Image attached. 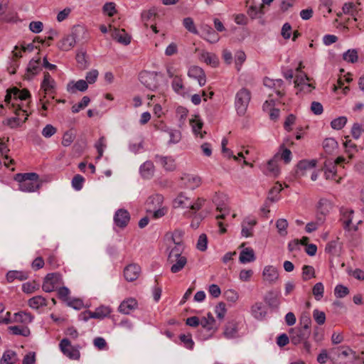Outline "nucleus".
<instances>
[{"label":"nucleus","mask_w":364,"mask_h":364,"mask_svg":"<svg viewBox=\"0 0 364 364\" xmlns=\"http://www.w3.org/2000/svg\"><path fill=\"white\" fill-rule=\"evenodd\" d=\"M316 164V161L313 160H302L297 164L296 174L303 176L306 174L307 171L312 170Z\"/></svg>","instance_id":"nucleus-19"},{"label":"nucleus","mask_w":364,"mask_h":364,"mask_svg":"<svg viewBox=\"0 0 364 364\" xmlns=\"http://www.w3.org/2000/svg\"><path fill=\"white\" fill-rule=\"evenodd\" d=\"M347 122V118L346 117H340L333 119L331 123V127L334 129H341Z\"/></svg>","instance_id":"nucleus-56"},{"label":"nucleus","mask_w":364,"mask_h":364,"mask_svg":"<svg viewBox=\"0 0 364 364\" xmlns=\"http://www.w3.org/2000/svg\"><path fill=\"white\" fill-rule=\"evenodd\" d=\"M90 102V97L87 96H84L80 102L75 104L72 107V112L73 113H77L78 112H80V110L86 107Z\"/></svg>","instance_id":"nucleus-51"},{"label":"nucleus","mask_w":364,"mask_h":364,"mask_svg":"<svg viewBox=\"0 0 364 364\" xmlns=\"http://www.w3.org/2000/svg\"><path fill=\"white\" fill-rule=\"evenodd\" d=\"M304 80H307V81L309 80L308 76L306 74H304V77H301L300 80H299V77H297L294 80L295 86L296 87H299L301 86V87L300 88L301 90H305L304 87H306L307 88H312V89L314 88V87H313L311 84L305 83Z\"/></svg>","instance_id":"nucleus-54"},{"label":"nucleus","mask_w":364,"mask_h":364,"mask_svg":"<svg viewBox=\"0 0 364 364\" xmlns=\"http://www.w3.org/2000/svg\"><path fill=\"white\" fill-rule=\"evenodd\" d=\"M313 317L318 325H322L326 321V314L323 311L315 309L313 312Z\"/></svg>","instance_id":"nucleus-61"},{"label":"nucleus","mask_w":364,"mask_h":364,"mask_svg":"<svg viewBox=\"0 0 364 364\" xmlns=\"http://www.w3.org/2000/svg\"><path fill=\"white\" fill-rule=\"evenodd\" d=\"M252 314L253 316L259 320L262 319L266 314L264 307L262 303H256L252 306Z\"/></svg>","instance_id":"nucleus-34"},{"label":"nucleus","mask_w":364,"mask_h":364,"mask_svg":"<svg viewBox=\"0 0 364 364\" xmlns=\"http://www.w3.org/2000/svg\"><path fill=\"white\" fill-rule=\"evenodd\" d=\"M137 306V301L134 299H129L121 303L119 311L124 314H129Z\"/></svg>","instance_id":"nucleus-24"},{"label":"nucleus","mask_w":364,"mask_h":364,"mask_svg":"<svg viewBox=\"0 0 364 364\" xmlns=\"http://www.w3.org/2000/svg\"><path fill=\"white\" fill-rule=\"evenodd\" d=\"M250 100L251 92L249 90L242 88L237 92L235 95V106L237 113L240 116H243L246 113Z\"/></svg>","instance_id":"nucleus-4"},{"label":"nucleus","mask_w":364,"mask_h":364,"mask_svg":"<svg viewBox=\"0 0 364 364\" xmlns=\"http://www.w3.org/2000/svg\"><path fill=\"white\" fill-rule=\"evenodd\" d=\"M215 312L216 314L217 317L219 319H223L225 317L226 314V308L225 304L223 302H220L216 306L215 309Z\"/></svg>","instance_id":"nucleus-63"},{"label":"nucleus","mask_w":364,"mask_h":364,"mask_svg":"<svg viewBox=\"0 0 364 364\" xmlns=\"http://www.w3.org/2000/svg\"><path fill=\"white\" fill-rule=\"evenodd\" d=\"M289 333L291 342L294 345H298L309 338L310 332L303 328H291Z\"/></svg>","instance_id":"nucleus-7"},{"label":"nucleus","mask_w":364,"mask_h":364,"mask_svg":"<svg viewBox=\"0 0 364 364\" xmlns=\"http://www.w3.org/2000/svg\"><path fill=\"white\" fill-rule=\"evenodd\" d=\"M159 75L156 72L143 71L139 74V80L146 87L154 91L159 87L158 76Z\"/></svg>","instance_id":"nucleus-5"},{"label":"nucleus","mask_w":364,"mask_h":364,"mask_svg":"<svg viewBox=\"0 0 364 364\" xmlns=\"http://www.w3.org/2000/svg\"><path fill=\"white\" fill-rule=\"evenodd\" d=\"M75 136H76V134H75V132H74V130L70 129V130L67 131L63 134V139H62V144L64 146H70L73 143L74 139H75Z\"/></svg>","instance_id":"nucleus-43"},{"label":"nucleus","mask_w":364,"mask_h":364,"mask_svg":"<svg viewBox=\"0 0 364 364\" xmlns=\"http://www.w3.org/2000/svg\"><path fill=\"white\" fill-rule=\"evenodd\" d=\"M154 164L150 161L144 162L140 167L141 175L146 179L151 178L154 174Z\"/></svg>","instance_id":"nucleus-23"},{"label":"nucleus","mask_w":364,"mask_h":364,"mask_svg":"<svg viewBox=\"0 0 364 364\" xmlns=\"http://www.w3.org/2000/svg\"><path fill=\"white\" fill-rule=\"evenodd\" d=\"M112 36L117 42L125 46L129 44L131 42V36L125 31L124 29L114 28L112 31Z\"/></svg>","instance_id":"nucleus-17"},{"label":"nucleus","mask_w":364,"mask_h":364,"mask_svg":"<svg viewBox=\"0 0 364 364\" xmlns=\"http://www.w3.org/2000/svg\"><path fill=\"white\" fill-rule=\"evenodd\" d=\"M12 95L15 100H26L31 97V94L28 90H19L17 87H13L10 90H7V94L5 97V102H9Z\"/></svg>","instance_id":"nucleus-9"},{"label":"nucleus","mask_w":364,"mask_h":364,"mask_svg":"<svg viewBox=\"0 0 364 364\" xmlns=\"http://www.w3.org/2000/svg\"><path fill=\"white\" fill-rule=\"evenodd\" d=\"M182 251L183 248L173 247L168 253L167 262L171 265L170 270L172 273L175 274L181 272L187 264V258L182 255Z\"/></svg>","instance_id":"nucleus-3"},{"label":"nucleus","mask_w":364,"mask_h":364,"mask_svg":"<svg viewBox=\"0 0 364 364\" xmlns=\"http://www.w3.org/2000/svg\"><path fill=\"white\" fill-rule=\"evenodd\" d=\"M9 151L6 143L3 141V139H0V153L2 156H4L6 160L9 159V162L7 163L6 161H4V165L6 167H9V164H14V161L12 159H10L9 156L6 154Z\"/></svg>","instance_id":"nucleus-47"},{"label":"nucleus","mask_w":364,"mask_h":364,"mask_svg":"<svg viewBox=\"0 0 364 364\" xmlns=\"http://www.w3.org/2000/svg\"><path fill=\"white\" fill-rule=\"evenodd\" d=\"M59 274L56 273L48 274L45 279L42 286L43 291L46 292H51L54 290L55 284L59 279Z\"/></svg>","instance_id":"nucleus-12"},{"label":"nucleus","mask_w":364,"mask_h":364,"mask_svg":"<svg viewBox=\"0 0 364 364\" xmlns=\"http://www.w3.org/2000/svg\"><path fill=\"white\" fill-rule=\"evenodd\" d=\"M40 57H38L37 59H32L30 60L26 68V77L27 79H31L33 76L37 75L41 70V68L40 67Z\"/></svg>","instance_id":"nucleus-18"},{"label":"nucleus","mask_w":364,"mask_h":364,"mask_svg":"<svg viewBox=\"0 0 364 364\" xmlns=\"http://www.w3.org/2000/svg\"><path fill=\"white\" fill-rule=\"evenodd\" d=\"M33 316L31 314L24 311H20L14 314V322L28 324L33 320Z\"/></svg>","instance_id":"nucleus-28"},{"label":"nucleus","mask_w":364,"mask_h":364,"mask_svg":"<svg viewBox=\"0 0 364 364\" xmlns=\"http://www.w3.org/2000/svg\"><path fill=\"white\" fill-rule=\"evenodd\" d=\"M130 220L129 212L125 209L118 210L114 217L115 224L120 228H124L127 225Z\"/></svg>","instance_id":"nucleus-14"},{"label":"nucleus","mask_w":364,"mask_h":364,"mask_svg":"<svg viewBox=\"0 0 364 364\" xmlns=\"http://www.w3.org/2000/svg\"><path fill=\"white\" fill-rule=\"evenodd\" d=\"M265 300L270 306L278 307L279 305L278 295L272 291H270L267 294Z\"/></svg>","instance_id":"nucleus-45"},{"label":"nucleus","mask_w":364,"mask_h":364,"mask_svg":"<svg viewBox=\"0 0 364 364\" xmlns=\"http://www.w3.org/2000/svg\"><path fill=\"white\" fill-rule=\"evenodd\" d=\"M183 26L190 32L197 33L198 31L195 26L193 20L191 17H186L183 21Z\"/></svg>","instance_id":"nucleus-57"},{"label":"nucleus","mask_w":364,"mask_h":364,"mask_svg":"<svg viewBox=\"0 0 364 364\" xmlns=\"http://www.w3.org/2000/svg\"><path fill=\"white\" fill-rule=\"evenodd\" d=\"M28 305L33 309H38L40 306H46V302L43 296H37L28 300Z\"/></svg>","instance_id":"nucleus-41"},{"label":"nucleus","mask_w":364,"mask_h":364,"mask_svg":"<svg viewBox=\"0 0 364 364\" xmlns=\"http://www.w3.org/2000/svg\"><path fill=\"white\" fill-rule=\"evenodd\" d=\"M343 58L346 62L354 63L358 61V52L355 49H350L343 53Z\"/></svg>","instance_id":"nucleus-44"},{"label":"nucleus","mask_w":364,"mask_h":364,"mask_svg":"<svg viewBox=\"0 0 364 364\" xmlns=\"http://www.w3.org/2000/svg\"><path fill=\"white\" fill-rule=\"evenodd\" d=\"M190 124L193 128V132L196 135H199L200 139H203L206 134V132H201L200 130L203 127V123L200 119L196 117L195 119L190 121Z\"/></svg>","instance_id":"nucleus-33"},{"label":"nucleus","mask_w":364,"mask_h":364,"mask_svg":"<svg viewBox=\"0 0 364 364\" xmlns=\"http://www.w3.org/2000/svg\"><path fill=\"white\" fill-rule=\"evenodd\" d=\"M276 227L280 235L285 236L287 234V228L288 227V222L286 219L281 218L277 220Z\"/></svg>","instance_id":"nucleus-50"},{"label":"nucleus","mask_w":364,"mask_h":364,"mask_svg":"<svg viewBox=\"0 0 364 364\" xmlns=\"http://www.w3.org/2000/svg\"><path fill=\"white\" fill-rule=\"evenodd\" d=\"M200 60L213 67H216L218 64V60L216 56L208 52H203L201 53Z\"/></svg>","instance_id":"nucleus-37"},{"label":"nucleus","mask_w":364,"mask_h":364,"mask_svg":"<svg viewBox=\"0 0 364 364\" xmlns=\"http://www.w3.org/2000/svg\"><path fill=\"white\" fill-rule=\"evenodd\" d=\"M110 313V309L108 307L101 306L94 312L88 311L83 314V320L87 321L89 318L102 319L107 316Z\"/></svg>","instance_id":"nucleus-15"},{"label":"nucleus","mask_w":364,"mask_h":364,"mask_svg":"<svg viewBox=\"0 0 364 364\" xmlns=\"http://www.w3.org/2000/svg\"><path fill=\"white\" fill-rule=\"evenodd\" d=\"M16 353L13 350H6L1 360V364H14L16 360Z\"/></svg>","instance_id":"nucleus-40"},{"label":"nucleus","mask_w":364,"mask_h":364,"mask_svg":"<svg viewBox=\"0 0 364 364\" xmlns=\"http://www.w3.org/2000/svg\"><path fill=\"white\" fill-rule=\"evenodd\" d=\"M55 80L51 77L50 75L48 72L44 73V77L41 83V88L44 90L45 95L43 98L46 97L47 92H52L55 87Z\"/></svg>","instance_id":"nucleus-22"},{"label":"nucleus","mask_w":364,"mask_h":364,"mask_svg":"<svg viewBox=\"0 0 364 364\" xmlns=\"http://www.w3.org/2000/svg\"><path fill=\"white\" fill-rule=\"evenodd\" d=\"M323 146L326 152L331 154L337 149L338 143L333 139H326L323 143Z\"/></svg>","instance_id":"nucleus-48"},{"label":"nucleus","mask_w":364,"mask_h":364,"mask_svg":"<svg viewBox=\"0 0 364 364\" xmlns=\"http://www.w3.org/2000/svg\"><path fill=\"white\" fill-rule=\"evenodd\" d=\"M83 182L84 178L82 176L77 174L72 180V186L75 189L79 191L82 188Z\"/></svg>","instance_id":"nucleus-64"},{"label":"nucleus","mask_w":364,"mask_h":364,"mask_svg":"<svg viewBox=\"0 0 364 364\" xmlns=\"http://www.w3.org/2000/svg\"><path fill=\"white\" fill-rule=\"evenodd\" d=\"M59 346L63 353L70 359L78 360L80 358V353L79 350L73 346L68 338H63L60 341Z\"/></svg>","instance_id":"nucleus-6"},{"label":"nucleus","mask_w":364,"mask_h":364,"mask_svg":"<svg viewBox=\"0 0 364 364\" xmlns=\"http://www.w3.org/2000/svg\"><path fill=\"white\" fill-rule=\"evenodd\" d=\"M241 263H247L253 262L255 259L254 250L250 247H247L241 251L239 257Z\"/></svg>","instance_id":"nucleus-26"},{"label":"nucleus","mask_w":364,"mask_h":364,"mask_svg":"<svg viewBox=\"0 0 364 364\" xmlns=\"http://www.w3.org/2000/svg\"><path fill=\"white\" fill-rule=\"evenodd\" d=\"M363 132V127L362 123L361 124L355 123L353 125V127L351 129V134L354 139H359Z\"/></svg>","instance_id":"nucleus-62"},{"label":"nucleus","mask_w":364,"mask_h":364,"mask_svg":"<svg viewBox=\"0 0 364 364\" xmlns=\"http://www.w3.org/2000/svg\"><path fill=\"white\" fill-rule=\"evenodd\" d=\"M237 333V325L235 322H229L227 323L224 331V336L227 338H232L236 336Z\"/></svg>","instance_id":"nucleus-35"},{"label":"nucleus","mask_w":364,"mask_h":364,"mask_svg":"<svg viewBox=\"0 0 364 364\" xmlns=\"http://www.w3.org/2000/svg\"><path fill=\"white\" fill-rule=\"evenodd\" d=\"M88 88L87 82L84 80H80L77 82L71 81L67 85V91L70 93L74 94L77 90L84 92Z\"/></svg>","instance_id":"nucleus-20"},{"label":"nucleus","mask_w":364,"mask_h":364,"mask_svg":"<svg viewBox=\"0 0 364 364\" xmlns=\"http://www.w3.org/2000/svg\"><path fill=\"white\" fill-rule=\"evenodd\" d=\"M157 15L156 9L155 8H151L149 10L144 11L141 13V18L144 22H145V26L146 25V22L154 18Z\"/></svg>","instance_id":"nucleus-52"},{"label":"nucleus","mask_w":364,"mask_h":364,"mask_svg":"<svg viewBox=\"0 0 364 364\" xmlns=\"http://www.w3.org/2000/svg\"><path fill=\"white\" fill-rule=\"evenodd\" d=\"M166 138H168V144H176L181 138V132L178 130L169 129L165 131Z\"/></svg>","instance_id":"nucleus-38"},{"label":"nucleus","mask_w":364,"mask_h":364,"mask_svg":"<svg viewBox=\"0 0 364 364\" xmlns=\"http://www.w3.org/2000/svg\"><path fill=\"white\" fill-rule=\"evenodd\" d=\"M279 155L276 154L273 159L269 160L267 163V170L270 175L277 176L279 173V168L278 167Z\"/></svg>","instance_id":"nucleus-30"},{"label":"nucleus","mask_w":364,"mask_h":364,"mask_svg":"<svg viewBox=\"0 0 364 364\" xmlns=\"http://www.w3.org/2000/svg\"><path fill=\"white\" fill-rule=\"evenodd\" d=\"M141 267L136 264H129L124 269V276L127 281L134 282L140 275Z\"/></svg>","instance_id":"nucleus-10"},{"label":"nucleus","mask_w":364,"mask_h":364,"mask_svg":"<svg viewBox=\"0 0 364 364\" xmlns=\"http://www.w3.org/2000/svg\"><path fill=\"white\" fill-rule=\"evenodd\" d=\"M188 75L198 80L200 86L205 85L206 82L205 75L202 68L198 66H192L189 68Z\"/></svg>","instance_id":"nucleus-16"},{"label":"nucleus","mask_w":364,"mask_h":364,"mask_svg":"<svg viewBox=\"0 0 364 364\" xmlns=\"http://www.w3.org/2000/svg\"><path fill=\"white\" fill-rule=\"evenodd\" d=\"M106 139L105 136H102L99 139V140L95 143V147L97 150L98 156H97V159H100L104 152V149L106 147Z\"/></svg>","instance_id":"nucleus-55"},{"label":"nucleus","mask_w":364,"mask_h":364,"mask_svg":"<svg viewBox=\"0 0 364 364\" xmlns=\"http://www.w3.org/2000/svg\"><path fill=\"white\" fill-rule=\"evenodd\" d=\"M315 270L312 266L304 265L302 268V278L304 281L309 280L311 278H314Z\"/></svg>","instance_id":"nucleus-49"},{"label":"nucleus","mask_w":364,"mask_h":364,"mask_svg":"<svg viewBox=\"0 0 364 364\" xmlns=\"http://www.w3.org/2000/svg\"><path fill=\"white\" fill-rule=\"evenodd\" d=\"M189 205L190 199L183 193H180L173 201L175 208H188Z\"/></svg>","instance_id":"nucleus-39"},{"label":"nucleus","mask_w":364,"mask_h":364,"mask_svg":"<svg viewBox=\"0 0 364 364\" xmlns=\"http://www.w3.org/2000/svg\"><path fill=\"white\" fill-rule=\"evenodd\" d=\"M14 179L18 182L19 189L24 192H33L41 187L39 176L36 173H17Z\"/></svg>","instance_id":"nucleus-2"},{"label":"nucleus","mask_w":364,"mask_h":364,"mask_svg":"<svg viewBox=\"0 0 364 364\" xmlns=\"http://www.w3.org/2000/svg\"><path fill=\"white\" fill-rule=\"evenodd\" d=\"M181 181L184 187L191 190L199 187L201 184V179L198 176L189 173H183Z\"/></svg>","instance_id":"nucleus-8"},{"label":"nucleus","mask_w":364,"mask_h":364,"mask_svg":"<svg viewBox=\"0 0 364 364\" xmlns=\"http://www.w3.org/2000/svg\"><path fill=\"white\" fill-rule=\"evenodd\" d=\"M349 294L348 289L341 284L337 285L334 289V294L337 298H343Z\"/></svg>","instance_id":"nucleus-59"},{"label":"nucleus","mask_w":364,"mask_h":364,"mask_svg":"<svg viewBox=\"0 0 364 364\" xmlns=\"http://www.w3.org/2000/svg\"><path fill=\"white\" fill-rule=\"evenodd\" d=\"M324 287L321 282L316 283L312 289V293L316 299L319 301L323 296Z\"/></svg>","instance_id":"nucleus-53"},{"label":"nucleus","mask_w":364,"mask_h":364,"mask_svg":"<svg viewBox=\"0 0 364 364\" xmlns=\"http://www.w3.org/2000/svg\"><path fill=\"white\" fill-rule=\"evenodd\" d=\"M184 235V232L181 230H175L172 232H168L166 234V237L170 238L173 243L175 245V247H178V248H183V237Z\"/></svg>","instance_id":"nucleus-21"},{"label":"nucleus","mask_w":364,"mask_h":364,"mask_svg":"<svg viewBox=\"0 0 364 364\" xmlns=\"http://www.w3.org/2000/svg\"><path fill=\"white\" fill-rule=\"evenodd\" d=\"M156 159L160 162L161 165L166 170V171H173L176 168V163L175 160L171 157L168 156H156Z\"/></svg>","instance_id":"nucleus-27"},{"label":"nucleus","mask_w":364,"mask_h":364,"mask_svg":"<svg viewBox=\"0 0 364 364\" xmlns=\"http://www.w3.org/2000/svg\"><path fill=\"white\" fill-rule=\"evenodd\" d=\"M263 8V4L259 9L255 6H251L247 11V14L252 18H256L258 17V14H260V15L264 14Z\"/></svg>","instance_id":"nucleus-58"},{"label":"nucleus","mask_w":364,"mask_h":364,"mask_svg":"<svg viewBox=\"0 0 364 364\" xmlns=\"http://www.w3.org/2000/svg\"><path fill=\"white\" fill-rule=\"evenodd\" d=\"M164 198L160 194H154L148 198L145 205L147 212H152L155 209L160 208L162 205Z\"/></svg>","instance_id":"nucleus-13"},{"label":"nucleus","mask_w":364,"mask_h":364,"mask_svg":"<svg viewBox=\"0 0 364 364\" xmlns=\"http://www.w3.org/2000/svg\"><path fill=\"white\" fill-rule=\"evenodd\" d=\"M204 32L205 34V39L208 42H210L211 43H215L219 41V39H220L219 36L218 35V33H216L215 30L213 28H212L210 26H205L204 27Z\"/></svg>","instance_id":"nucleus-36"},{"label":"nucleus","mask_w":364,"mask_h":364,"mask_svg":"<svg viewBox=\"0 0 364 364\" xmlns=\"http://www.w3.org/2000/svg\"><path fill=\"white\" fill-rule=\"evenodd\" d=\"M11 334L28 337L31 335V331L26 326H11L8 328Z\"/></svg>","instance_id":"nucleus-25"},{"label":"nucleus","mask_w":364,"mask_h":364,"mask_svg":"<svg viewBox=\"0 0 364 364\" xmlns=\"http://www.w3.org/2000/svg\"><path fill=\"white\" fill-rule=\"evenodd\" d=\"M76 60L77 62L79 67L81 69H85L88 65L86 53L83 50H80L77 53Z\"/></svg>","instance_id":"nucleus-46"},{"label":"nucleus","mask_w":364,"mask_h":364,"mask_svg":"<svg viewBox=\"0 0 364 364\" xmlns=\"http://www.w3.org/2000/svg\"><path fill=\"white\" fill-rule=\"evenodd\" d=\"M214 323H215V318L210 313L208 314L207 317H203L200 320L201 326L203 328L208 330V331L212 330L213 328Z\"/></svg>","instance_id":"nucleus-42"},{"label":"nucleus","mask_w":364,"mask_h":364,"mask_svg":"<svg viewBox=\"0 0 364 364\" xmlns=\"http://www.w3.org/2000/svg\"><path fill=\"white\" fill-rule=\"evenodd\" d=\"M342 9L344 14L352 16L355 21H358V10L356 4L353 2L346 3L343 6Z\"/></svg>","instance_id":"nucleus-29"},{"label":"nucleus","mask_w":364,"mask_h":364,"mask_svg":"<svg viewBox=\"0 0 364 364\" xmlns=\"http://www.w3.org/2000/svg\"><path fill=\"white\" fill-rule=\"evenodd\" d=\"M172 87L175 92L179 93L183 89V80L181 77L176 75L172 81Z\"/></svg>","instance_id":"nucleus-60"},{"label":"nucleus","mask_w":364,"mask_h":364,"mask_svg":"<svg viewBox=\"0 0 364 364\" xmlns=\"http://www.w3.org/2000/svg\"><path fill=\"white\" fill-rule=\"evenodd\" d=\"M262 277L264 282L272 284L277 282L279 278V274L277 269L271 265L266 266L262 272Z\"/></svg>","instance_id":"nucleus-11"},{"label":"nucleus","mask_w":364,"mask_h":364,"mask_svg":"<svg viewBox=\"0 0 364 364\" xmlns=\"http://www.w3.org/2000/svg\"><path fill=\"white\" fill-rule=\"evenodd\" d=\"M326 179H334L336 174V165L330 161H326L323 167Z\"/></svg>","instance_id":"nucleus-32"},{"label":"nucleus","mask_w":364,"mask_h":364,"mask_svg":"<svg viewBox=\"0 0 364 364\" xmlns=\"http://www.w3.org/2000/svg\"><path fill=\"white\" fill-rule=\"evenodd\" d=\"M28 277V275L26 272L20 271H9L6 274V279L9 282H12L15 279L23 281L27 279Z\"/></svg>","instance_id":"nucleus-31"},{"label":"nucleus","mask_w":364,"mask_h":364,"mask_svg":"<svg viewBox=\"0 0 364 364\" xmlns=\"http://www.w3.org/2000/svg\"><path fill=\"white\" fill-rule=\"evenodd\" d=\"M87 38V30L81 26H76L73 27L71 34L65 36L59 41L58 46L62 50H69L76 43L86 41Z\"/></svg>","instance_id":"nucleus-1"}]
</instances>
